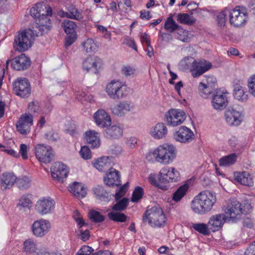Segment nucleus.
I'll return each instance as SVG.
<instances>
[{"label":"nucleus","mask_w":255,"mask_h":255,"mask_svg":"<svg viewBox=\"0 0 255 255\" xmlns=\"http://www.w3.org/2000/svg\"><path fill=\"white\" fill-rule=\"evenodd\" d=\"M216 202L215 195L208 191L200 192L191 202V208L196 214L203 215L210 212Z\"/></svg>","instance_id":"1"},{"label":"nucleus","mask_w":255,"mask_h":255,"mask_svg":"<svg viewBox=\"0 0 255 255\" xmlns=\"http://www.w3.org/2000/svg\"><path fill=\"white\" fill-rule=\"evenodd\" d=\"M38 35L39 32L31 28L19 31L14 38V48L19 52L26 51L32 46L35 37Z\"/></svg>","instance_id":"2"},{"label":"nucleus","mask_w":255,"mask_h":255,"mask_svg":"<svg viewBox=\"0 0 255 255\" xmlns=\"http://www.w3.org/2000/svg\"><path fill=\"white\" fill-rule=\"evenodd\" d=\"M142 221L143 223L148 222L152 227L161 228L165 225L166 218L162 209L158 205H156L145 211Z\"/></svg>","instance_id":"3"},{"label":"nucleus","mask_w":255,"mask_h":255,"mask_svg":"<svg viewBox=\"0 0 255 255\" xmlns=\"http://www.w3.org/2000/svg\"><path fill=\"white\" fill-rule=\"evenodd\" d=\"M30 16H52L56 14L58 16H76L74 11L70 12V14L64 11L59 8H54L53 9L48 5L38 3L32 7L29 10Z\"/></svg>","instance_id":"4"},{"label":"nucleus","mask_w":255,"mask_h":255,"mask_svg":"<svg viewBox=\"0 0 255 255\" xmlns=\"http://www.w3.org/2000/svg\"><path fill=\"white\" fill-rule=\"evenodd\" d=\"M153 155L157 162L168 164L175 157V149L172 145H160L153 151Z\"/></svg>","instance_id":"5"},{"label":"nucleus","mask_w":255,"mask_h":255,"mask_svg":"<svg viewBox=\"0 0 255 255\" xmlns=\"http://www.w3.org/2000/svg\"><path fill=\"white\" fill-rule=\"evenodd\" d=\"M230 93L224 88L215 90L213 93L211 104L215 110L222 111L227 106L229 101Z\"/></svg>","instance_id":"6"},{"label":"nucleus","mask_w":255,"mask_h":255,"mask_svg":"<svg viewBox=\"0 0 255 255\" xmlns=\"http://www.w3.org/2000/svg\"><path fill=\"white\" fill-rule=\"evenodd\" d=\"M12 90L16 95L27 98L31 94L30 84L25 78H18L12 83Z\"/></svg>","instance_id":"7"},{"label":"nucleus","mask_w":255,"mask_h":255,"mask_svg":"<svg viewBox=\"0 0 255 255\" xmlns=\"http://www.w3.org/2000/svg\"><path fill=\"white\" fill-rule=\"evenodd\" d=\"M126 86L119 81L113 80L107 85L106 92L109 96L113 99L123 98L127 93H126Z\"/></svg>","instance_id":"8"},{"label":"nucleus","mask_w":255,"mask_h":255,"mask_svg":"<svg viewBox=\"0 0 255 255\" xmlns=\"http://www.w3.org/2000/svg\"><path fill=\"white\" fill-rule=\"evenodd\" d=\"M185 113L180 110L170 109L165 115V121L168 126L176 127L181 125L185 120Z\"/></svg>","instance_id":"9"},{"label":"nucleus","mask_w":255,"mask_h":255,"mask_svg":"<svg viewBox=\"0 0 255 255\" xmlns=\"http://www.w3.org/2000/svg\"><path fill=\"white\" fill-rule=\"evenodd\" d=\"M160 181L168 187L170 182H176L180 180L179 171L174 167H166L161 169L159 172Z\"/></svg>","instance_id":"10"},{"label":"nucleus","mask_w":255,"mask_h":255,"mask_svg":"<svg viewBox=\"0 0 255 255\" xmlns=\"http://www.w3.org/2000/svg\"><path fill=\"white\" fill-rule=\"evenodd\" d=\"M34 151L36 157L40 162L48 163L52 161L53 154L50 146L37 144L35 146Z\"/></svg>","instance_id":"11"},{"label":"nucleus","mask_w":255,"mask_h":255,"mask_svg":"<svg viewBox=\"0 0 255 255\" xmlns=\"http://www.w3.org/2000/svg\"><path fill=\"white\" fill-rule=\"evenodd\" d=\"M62 27L67 34L65 37V46L68 47L75 42L77 38L76 32L77 26L73 21L65 20L62 23Z\"/></svg>","instance_id":"12"},{"label":"nucleus","mask_w":255,"mask_h":255,"mask_svg":"<svg viewBox=\"0 0 255 255\" xmlns=\"http://www.w3.org/2000/svg\"><path fill=\"white\" fill-rule=\"evenodd\" d=\"M33 119L30 113L22 114L16 124L17 131L23 135L28 134L30 131V127L33 125Z\"/></svg>","instance_id":"13"},{"label":"nucleus","mask_w":255,"mask_h":255,"mask_svg":"<svg viewBox=\"0 0 255 255\" xmlns=\"http://www.w3.org/2000/svg\"><path fill=\"white\" fill-rule=\"evenodd\" d=\"M51 228L48 220L41 219L34 221L31 225L33 235L36 237H43L47 234Z\"/></svg>","instance_id":"14"},{"label":"nucleus","mask_w":255,"mask_h":255,"mask_svg":"<svg viewBox=\"0 0 255 255\" xmlns=\"http://www.w3.org/2000/svg\"><path fill=\"white\" fill-rule=\"evenodd\" d=\"M55 204L54 200L50 197L41 198L37 201L35 210L42 215L50 214L54 210Z\"/></svg>","instance_id":"15"},{"label":"nucleus","mask_w":255,"mask_h":255,"mask_svg":"<svg viewBox=\"0 0 255 255\" xmlns=\"http://www.w3.org/2000/svg\"><path fill=\"white\" fill-rule=\"evenodd\" d=\"M212 67L210 62L205 60L197 61L194 60L190 68V72L194 78H197L209 70Z\"/></svg>","instance_id":"16"},{"label":"nucleus","mask_w":255,"mask_h":255,"mask_svg":"<svg viewBox=\"0 0 255 255\" xmlns=\"http://www.w3.org/2000/svg\"><path fill=\"white\" fill-rule=\"evenodd\" d=\"M242 204L239 201L233 200L224 209L227 217L232 219H239L242 214Z\"/></svg>","instance_id":"17"},{"label":"nucleus","mask_w":255,"mask_h":255,"mask_svg":"<svg viewBox=\"0 0 255 255\" xmlns=\"http://www.w3.org/2000/svg\"><path fill=\"white\" fill-rule=\"evenodd\" d=\"M102 59L97 56L86 58L83 63V69L87 72L97 74L102 66Z\"/></svg>","instance_id":"18"},{"label":"nucleus","mask_w":255,"mask_h":255,"mask_svg":"<svg viewBox=\"0 0 255 255\" xmlns=\"http://www.w3.org/2000/svg\"><path fill=\"white\" fill-rule=\"evenodd\" d=\"M174 137L176 141L181 143H188L193 140L194 134L189 128L182 126L174 134Z\"/></svg>","instance_id":"19"},{"label":"nucleus","mask_w":255,"mask_h":255,"mask_svg":"<svg viewBox=\"0 0 255 255\" xmlns=\"http://www.w3.org/2000/svg\"><path fill=\"white\" fill-rule=\"evenodd\" d=\"M30 58L25 54L22 53L11 60V66L16 71L25 70L30 66Z\"/></svg>","instance_id":"20"},{"label":"nucleus","mask_w":255,"mask_h":255,"mask_svg":"<svg viewBox=\"0 0 255 255\" xmlns=\"http://www.w3.org/2000/svg\"><path fill=\"white\" fill-rule=\"evenodd\" d=\"M17 176L12 172H4L0 176V188L2 191L10 189L16 183Z\"/></svg>","instance_id":"21"},{"label":"nucleus","mask_w":255,"mask_h":255,"mask_svg":"<svg viewBox=\"0 0 255 255\" xmlns=\"http://www.w3.org/2000/svg\"><path fill=\"white\" fill-rule=\"evenodd\" d=\"M93 118L96 125L99 127L107 128L111 125V117L104 110H98L94 114Z\"/></svg>","instance_id":"22"},{"label":"nucleus","mask_w":255,"mask_h":255,"mask_svg":"<svg viewBox=\"0 0 255 255\" xmlns=\"http://www.w3.org/2000/svg\"><path fill=\"white\" fill-rule=\"evenodd\" d=\"M104 182L109 187L119 186L121 183L120 172L115 168H111L104 176Z\"/></svg>","instance_id":"23"},{"label":"nucleus","mask_w":255,"mask_h":255,"mask_svg":"<svg viewBox=\"0 0 255 255\" xmlns=\"http://www.w3.org/2000/svg\"><path fill=\"white\" fill-rule=\"evenodd\" d=\"M235 14V16H239L241 14H243L244 16H247L248 15L247 8L243 6H237L233 9L229 7H226L223 10L219 12L218 11H212L211 14H214L216 16H233V14Z\"/></svg>","instance_id":"24"},{"label":"nucleus","mask_w":255,"mask_h":255,"mask_svg":"<svg viewBox=\"0 0 255 255\" xmlns=\"http://www.w3.org/2000/svg\"><path fill=\"white\" fill-rule=\"evenodd\" d=\"M226 219L224 214H218L212 216L208 222L209 228L215 232L219 231L223 226Z\"/></svg>","instance_id":"25"},{"label":"nucleus","mask_w":255,"mask_h":255,"mask_svg":"<svg viewBox=\"0 0 255 255\" xmlns=\"http://www.w3.org/2000/svg\"><path fill=\"white\" fill-rule=\"evenodd\" d=\"M52 177L57 180L63 181V179L68 176V170L66 166L61 162H56L51 169Z\"/></svg>","instance_id":"26"},{"label":"nucleus","mask_w":255,"mask_h":255,"mask_svg":"<svg viewBox=\"0 0 255 255\" xmlns=\"http://www.w3.org/2000/svg\"><path fill=\"white\" fill-rule=\"evenodd\" d=\"M226 121L230 126H238L242 122V114L234 109H228L225 112Z\"/></svg>","instance_id":"27"},{"label":"nucleus","mask_w":255,"mask_h":255,"mask_svg":"<svg viewBox=\"0 0 255 255\" xmlns=\"http://www.w3.org/2000/svg\"><path fill=\"white\" fill-rule=\"evenodd\" d=\"M233 84L234 98L242 102L246 101L248 99V94L247 92L245 91L246 88L243 86V81L235 79Z\"/></svg>","instance_id":"28"},{"label":"nucleus","mask_w":255,"mask_h":255,"mask_svg":"<svg viewBox=\"0 0 255 255\" xmlns=\"http://www.w3.org/2000/svg\"><path fill=\"white\" fill-rule=\"evenodd\" d=\"M133 108L134 105L131 102L123 101L112 108V111L114 115L123 117L127 112L131 111Z\"/></svg>","instance_id":"29"},{"label":"nucleus","mask_w":255,"mask_h":255,"mask_svg":"<svg viewBox=\"0 0 255 255\" xmlns=\"http://www.w3.org/2000/svg\"><path fill=\"white\" fill-rule=\"evenodd\" d=\"M34 23L33 28H38L42 32H47L51 27V21L49 17H34Z\"/></svg>","instance_id":"30"},{"label":"nucleus","mask_w":255,"mask_h":255,"mask_svg":"<svg viewBox=\"0 0 255 255\" xmlns=\"http://www.w3.org/2000/svg\"><path fill=\"white\" fill-rule=\"evenodd\" d=\"M84 139L86 142L92 148H97L101 145L99 133L94 130L86 131Z\"/></svg>","instance_id":"31"},{"label":"nucleus","mask_w":255,"mask_h":255,"mask_svg":"<svg viewBox=\"0 0 255 255\" xmlns=\"http://www.w3.org/2000/svg\"><path fill=\"white\" fill-rule=\"evenodd\" d=\"M113 158L109 156H103L98 158L94 163V166L100 171L105 172L110 170L113 166Z\"/></svg>","instance_id":"32"},{"label":"nucleus","mask_w":255,"mask_h":255,"mask_svg":"<svg viewBox=\"0 0 255 255\" xmlns=\"http://www.w3.org/2000/svg\"><path fill=\"white\" fill-rule=\"evenodd\" d=\"M168 130L166 126L162 123H158L150 130V135L155 139H161L166 137Z\"/></svg>","instance_id":"33"},{"label":"nucleus","mask_w":255,"mask_h":255,"mask_svg":"<svg viewBox=\"0 0 255 255\" xmlns=\"http://www.w3.org/2000/svg\"><path fill=\"white\" fill-rule=\"evenodd\" d=\"M69 191L79 198H84L87 194V190L82 183L74 182L69 185Z\"/></svg>","instance_id":"34"},{"label":"nucleus","mask_w":255,"mask_h":255,"mask_svg":"<svg viewBox=\"0 0 255 255\" xmlns=\"http://www.w3.org/2000/svg\"><path fill=\"white\" fill-rule=\"evenodd\" d=\"M123 133V128L119 126L113 125L107 128L104 132V135L108 138L116 139L121 137Z\"/></svg>","instance_id":"35"},{"label":"nucleus","mask_w":255,"mask_h":255,"mask_svg":"<svg viewBox=\"0 0 255 255\" xmlns=\"http://www.w3.org/2000/svg\"><path fill=\"white\" fill-rule=\"evenodd\" d=\"M234 177L235 180L241 184L248 186H252L254 184L253 178L248 172H237L235 173Z\"/></svg>","instance_id":"36"},{"label":"nucleus","mask_w":255,"mask_h":255,"mask_svg":"<svg viewBox=\"0 0 255 255\" xmlns=\"http://www.w3.org/2000/svg\"><path fill=\"white\" fill-rule=\"evenodd\" d=\"M23 249L27 255H40L36 243L31 239L26 240L23 243Z\"/></svg>","instance_id":"37"},{"label":"nucleus","mask_w":255,"mask_h":255,"mask_svg":"<svg viewBox=\"0 0 255 255\" xmlns=\"http://www.w3.org/2000/svg\"><path fill=\"white\" fill-rule=\"evenodd\" d=\"M176 38L183 42H189L192 38V35L191 33L181 26L174 32Z\"/></svg>","instance_id":"38"},{"label":"nucleus","mask_w":255,"mask_h":255,"mask_svg":"<svg viewBox=\"0 0 255 255\" xmlns=\"http://www.w3.org/2000/svg\"><path fill=\"white\" fill-rule=\"evenodd\" d=\"M237 157L238 155L236 153L224 156L219 160V165L221 167L230 166L236 163Z\"/></svg>","instance_id":"39"},{"label":"nucleus","mask_w":255,"mask_h":255,"mask_svg":"<svg viewBox=\"0 0 255 255\" xmlns=\"http://www.w3.org/2000/svg\"><path fill=\"white\" fill-rule=\"evenodd\" d=\"M189 187V185L187 183L184 184L179 186L173 193L172 200L176 202H179L186 195Z\"/></svg>","instance_id":"40"},{"label":"nucleus","mask_w":255,"mask_h":255,"mask_svg":"<svg viewBox=\"0 0 255 255\" xmlns=\"http://www.w3.org/2000/svg\"><path fill=\"white\" fill-rule=\"evenodd\" d=\"M17 187L21 190L28 188L31 185V179L26 176L17 177L16 183Z\"/></svg>","instance_id":"41"},{"label":"nucleus","mask_w":255,"mask_h":255,"mask_svg":"<svg viewBox=\"0 0 255 255\" xmlns=\"http://www.w3.org/2000/svg\"><path fill=\"white\" fill-rule=\"evenodd\" d=\"M83 50L86 53L94 52L97 49V46L94 40L91 38H88L82 44Z\"/></svg>","instance_id":"42"},{"label":"nucleus","mask_w":255,"mask_h":255,"mask_svg":"<svg viewBox=\"0 0 255 255\" xmlns=\"http://www.w3.org/2000/svg\"><path fill=\"white\" fill-rule=\"evenodd\" d=\"M89 217L93 222L95 223H102L105 219V217L103 215L94 210H91L89 211Z\"/></svg>","instance_id":"43"},{"label":"nucleus","mask_w":255,"mask_h":255,"mask_svg":"<svg viewBox=\"0 0 255 255\" xmlns=\"http://www.w3.org/2000/svg\"><path fill=\"white\" fill-rule=\"evenodd\" d=\"M192 227L195 230L203 235L208 236L210 234L211 230L209 228L208 224L195 223L193 224Z\"/></svg>","instance_id":"44"},{"label":"nucleus","mask_w":255,"mask_h":255,"mask_svg":"<svg viewBox=\"0 0 255 255\" xmlns=\"http://www.w3.org/2000/svg\"><path fill=\"white\" fill-rule=\"evenodd\" d=\"M164 28L170 32H175L180 27L175 21L172 19V17H168L164 23Z\"/></svg>","instance_id":"45"},{"label":"nucleus","mask_w":255,"mask_h":255,"mask_svg":"<svg viewBox=\"0 0 255 255\" xmlns=\"http://www.w3.org/2000/svg\"><path fill=\"white\" fill-rule=\"evenodd\" d=\"M94 194L101 200L108 201V194L102 186L98 185L93 189Z\"/></svg>","instance_id":"46"},{"label":"nucleus","mask_w":255,"mask_h":255,"mask_svg":"<svg viewBox=\"0 0 255 255\" xmlns=\"http://www.w3.org/2000/svg\"><path fill=\"white\" fill-rule=\"evenodd\" d=\"M108 218L112 221L118 222H125L126 221L127 216L121 212H111L108 214Z\"/></svg>","instance_id":"47"},{"label":"nucleus","mask_w":255,"mask_h":255,"mask_svg":"<svg viewBox=\"0 0 255 255\" xmlns=\"http://www.w3.org/2000/svg\"><path fill=\"white\" fill-rule=\"evenodd\" d=\"M198 89L201 96L204 98H207L208 95L214 91L213 88H209L207 84L202 82L200 83Z\"/></svg>","instance_id":"48"},{"label":"nucleus","mask_w":255,"mask_h":255,"mask_svg":"<svg viewBox=\"0 0 255 255\" xmlns=\"http://www.w3.org/2000/svg\"><path fill=\"white\" fill-rule=\"evenodd\" d=\"M148 180L150 183L162 190H167V186L163 184L160 181V176L158 174V180L156 178V176L154 174H150L148 177Z\"/></svg>","instance_id":"49"},{"label":"nucleus","mask_w":255,"mask_h":255,"mask_svg":"<svg viewBox=\"0 0 255 255\" xmlns=\"http://www.w3.org/2000/svg\"><path fill=\"white\" fill-rule=\"evenodd\" d=\"M144 191L142 187L140 186L136 187L132 194L131 201L132 202H137L143 196Z\"/></svg>","instance_id":"50"},{"label":"nucleus","mask_w":255,"mask_h":255,"mask_svg":"<svg viewBox=\"0 0 255 255\" xmlns=\"http://www.w3.org/2000/svg\"><path fill=\"white\" fill-rule=\"evenodd\" d=\"M31 197V195L29 194H24L22 195L19 200L18 206H21L23 208H29L32 204Z\"/></svg>","instance_id":"51"},{"label":"nucleus","mask_w":255,"mask_h":255,"mask_svg":"<svg viewBox=\"0 0 255 255\" xmlns=\"http://www.w3.org/2000/svg\"><path fill=\"white\" fill-rule=\"evenodd\" d=\"M128 201L127 198H124L118 202L112 208L113 210L122 211L124 210L128 206Z\"/></svg>","instance_id":"52"},{"label":"nucleus","mask_w":255,"mask_h":255,"mask_svg":"<svg viewBox=\"0 0 255 255\" xmlns=\"http://www.w3.org/2000/svg\"><path fill=\"white\" fill-rule=\"evenodd\" d=\"M247 19L245 17H230V22L235 27H240L245 25Z\"/></svg>","instance_id":"53"},{"label":"nucleus","mask_w":255,"mask_h":255,"mask_svg":"<svg viewBox=\"0 0 255 255\" xmlns=\"http://www.w3.org/2000/svg\"><path fill=\"white\" fill-rule=\"evenodd\" d=\"M198 5L195 2L190 3L187 6L188 10L190 11V14L187 13H180L177 16H190V15L198 13L199 10H197Z\"/></svg>","instance_id":"54"},{"label":"nucleus","mask_w":255,"mask_h":255,"mask_svg":"<svg viewBox=\"0 0 255 255\" xmlns=\"http://www.w3.org/2000/svg\"><path fill=\"white\" fill-rule=\"evenodd\" d=\"M177 21L181 24L191 25L196 21L194 17H178Z\"/></svg>","instance_id":"55"},{"label":"nucleus","mask_w":255,"mask_h":255,"mask_svg":"<svg viewBox=\"0 0 255 255\" xmlns=\"http://www.w3.org/2000/svg\"><path fill=\"white\" fill-rule=\"evenodd\" d=\"M79 153L81 156L84 159H89L92 157L90 149L87 146H82Z\"/></svg>","instance_id":"56"},{"label":"nucleus","mask_w":255,"mask_h":255,"mask_svg":"<svg viewBox=\"0 0 255 255\" xmlns=\"http://www.w3.org/2000/svg\"><path fill=\"white\" fill-rule=\"evenodd\" d=\"M242 205V214H247L251 212L253 210V206L251 202L248 200H245L243 201Z\"/></svg>","instance_id":"57"},{"label":"nucleus","mask_w":255,"mask_h":255,"mask_svg":"<svg viewBox=\"0 0 255 255\" xmlns=\"http://www.w3.org/2000/svg\"><path fill=\"white\" fill-rule=\"evenodd\" d=\"M121 72L122 74L126 77H128L133 75L135 70L130 66H124L122 68Z\"/></svg>","instance_id":"58"},{"label":"nucleus","mask_w":255,"mask_h":255,"mask_svg":"<svg viewBox=\"0 0 255 255\" xmlns=\"http://www.w3.org/2000/svg\"><path fill=\"white\" fill-rule=\"evenodd\" d=\"M94 252V249L88 246H83L76 255H89Z\"/></svg>","instance_id":"59"},{"label":"nucleus","mask_w":255,"mask_h":255,"mask_svg":"<svg viewBox=\"0 0 255 255\" xmlns=\"http://www.w3.org/2000/svg\"><path fill=\"white\" fill-rule=\"evenodd\" d=\"M248 85L251 94L255 97V75L249 79Z\"/></svg>","instance_id":"60"},{"label":"nucleus","mask_w":255,"mask_h":255,"mask_svg":"<svg viewBox=\"0 0 255 255\" xmlns=\"http://www.w3.org/2000/svg\"><path fill=\"white\" fill-rule=\"evenodd\" d=\"M206 80V84L209 88H213L214 90V91L215 90L218 89L216 88V87L217 86V82L216 77L214 76H209L207 78Z\"/></svg>","instance_id":"61"},{"label":"nucleus","mask_w":255,"mask_h":255,"mask_svg":"<svg viewBox=\"0 0 255 255\" xmlns=\"http://www.w3.org/2000/svg\"><path fill=\"white\" fill-rule=\"evenodd\" d=\"M124 43L128 47L137 51V46L133 39H131L128 37H127L124 39Z\"/></svg>","instance_id":"62"},{"label":"nucleus","mask_w":255,"mask_h":255,"mask_svg":"<svg viewBox=\"0 0 255 255\" xmlns=\"http://www.w3.org/2000/svg\"><path fill=\"white\" fill-rule=\"evenodd\" d=\"M27 146L24 143H22L20 145V149L19 153L20 154L21 157L23 159H27L28 156L27 154Z\"/></svg>","instance_id":"63"},{"label":"nucleus","mask_w":255,"mask_h":255,"mask_svg":"<svg viewBox=\"0 0 255 255\" xmlns=\"http://www.w3.org/2000/svg\"><path fill=\"white\" fill-rule=\"evenodd\" d=\"M245 253L246 255H255V241L249 245Z\"/></svg>","instance_id":"64"}]
</instances>
